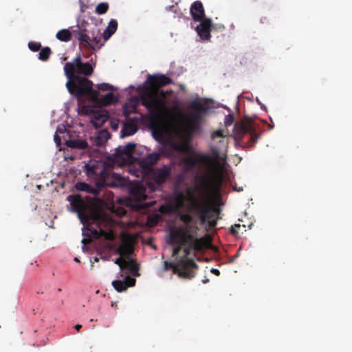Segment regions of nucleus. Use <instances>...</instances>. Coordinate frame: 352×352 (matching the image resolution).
Instances as JSON below:
<instances>
[{"label": "nucleus", "mask_w": 352, "mask_h": 352, "mask_svg": "<svg viewBox=\"0 0 352 352\" xmlns=\"http://www.w3.org/2000/svg\"><path fill=\"white\" fill-rule=\"evenodd\" d=\"M199 184L197 189L200 195L199 198L194 195L192 188L188 190L190 194V204L187 207L188 211L195 212L199 214L200 222L202 225L208 223L210 228H214L217 221L212 218L214 216V212L206 204V198L211 193L217 191L221 188L223 182V177L220 173H206L198 177Z\"/></svg>", "instance_id": "1"}, {"label": "nucleus", "mask_w": 352, "mask_h": 352, "mask_svg": "<svg viewBox=\"0 0 352 352\" xmlns=\"http://www.w3.org/2000/svg\"><path fill=\"white\" fill-rule=\"evenodd\" d=\"M136 144L129 142L125 146H119L115 152L109 156L102 167L94 165H86L87 174L89 177L98 176L100 186L119 187L124 185L122 177L113 172L111 168L116 165L120 166L131 163L132 155Z\"/></svg>", "instance_id": "2"}, {"label": "nucleus", "mask_w": 352, "mask_h": 352, "mask_svg": "<svg viewBox=\"0 0 352 352\" xmlns=\"http://www.w3.org/2000/svg\"><path fill=\"white\" fill-rule=\"evenodd\" d=\"M94 69L89 63H82L80 56L76 57L72 62H67L64 66L65 75L67 78L66 87L69 93L74 95L79 101L82 96H86L91 102L98 100V91L93 89L94 83L86 77L78 74L90 76Z\"/></svg>", "instance_id": "3"}, {"label": "nucleus", "mask_w": 352, "mask_h": 352, "mask_svg": "<svg viewBox=\"0 0 352 352\" xmlns=\"http://www.w3.org/2000/svg\"><path fill=\"white\" fill-rule=\"evenodd\" d=\"M148 86L141 94L142 104L144 106L150 116L151 122L160 120L165 111H168L164 100L165 93L162 91V98L159 96V88L172 83V80L164 74L148 75L146 79Z\"/></svg>", "instance_id": "4"}, {"label": "nucleus", "mask_w": 352, "mask_h": 352, "mask_svg": "<svg viewBox=\"0 0 352 352\" xmlns=\"http://www.w3.org/2000/svg\"><path fill=\"white\" fill-rule=\"evenodd\" d=\"M90 26L87 22L83 21L72 32L67 29L59 30L56 33V37L60 41L67 42L71 40L72 34H74L82 46L94 50L100 49L102 45L101 37L98 36V32L91 31Z\"/></svg>", "instance_id": "5"}, {"label": "nucleus", "mask_w": 352, "mask_h": 352, "mask_svg": "<svg viewBox=\"0 0 352 352\" xmlns=\"http://www.w3.org/2000/svg\"><path fill=\"white\" fill-rule=\"evenodd\" d=\"M232 137L235 146L242 148H252L259 138L250 122L242 120L234 124Z\"/></svg>", "instance_id": "6"}, {"label": "nucleus", "mask_w": 352, "mask_h": 352, "mask_svg": "<svg viewBox=\"0 0 352 352\" xmlns=\"http://www.w3.org/2000/svg\"><path fill=\"white\" fill-rule=\"evenodd\" d=\"M188 109L190 113L188 118L186 133L191 137L195 132L201 130V123L209 110V107L206 102L194 99L190 102Z\"/></svg>", "instance_id": "7"}, {"label": "nucleus", "mask_w": 352, "mask_h": 352, "mask_svg": "<svg viewBox=\"0 0 352 352\" xmlns=\"http://www.w3.org/2000/svg\"><path fill=\"white\" fill-rule=\"evenodd\" d=\"M198 268L197 264L193 259H185L181 258L177 263H173L165 261L164 269L165 271L172 269L174 274L179 277L185 279H192L195 276V270Z\"/></svg>", "instance_id": "8"}, {"label": "nucleus", "mask_w": 352, "mask_h": 352, "mask_svg": "<svg viewBox=\"0 0 352 352\" xmlns=\"http://www.w3.org/2000/svg\"><path fill=\"white\" fill-rule=\"evenodd\" d=\"M67 200L70 202L72 210L78 214L80 221L83 223H89L90 221H96L100 215L96 212L89 214L88 205L85 202L80 195L76 194L67 197Z\"/></svg>", "instance_id": "9"}, {"label": "nucleus", "mask_w": 352, "mask_h": 352, "mask_svg": "<svg viewBox=\"0 0 352 352\" xmlns=\"http://www.w3.org/2000/svg\"><path fill=\"white\" fill-rule=\"evenodd\" d=\"M182 162L184 164L185 171L190 172L195 170L200 164L211 166L214 160L208 155L193 153L184 157Z\"/></svg>", "instance_id": "10"}, {"label": "nucleus", "mask_w": 352, "mask_h": 352, "mask_svg": "<svg viewBox=\"0 0 352 352\" xmlns=\"http://www.w3.org/2000/svg\"><path fill=\"white\" fill-rule=\"evenodd\" d=\"M171 172V166L165 165L162 168L153 169L151 172V177L157 186H161L170 177Z\"/></svg>", "instance_id": "11"}, {"label": "nucleus", "mask_w": 352, "mask_h": 352, "mask_svg": "<svg viewBox=\"0 0 352 352\" xmlns=\"http://www.w3.org/2000/svg\"><path fill=\"white\" fill-rule=\"evenodd\" d=\"M200 23L196 27L195 30L197 34L202 40H210L211 37L210 32L212 28V21L210 18L202 19L199 21Z\"/></svg>", "instance_id": "12"}, {"label": "nucleus", "mask_w": 352, "mask_h": 352, "mask_svg": "<svg viewBox=\"0 0 352 352\" xmlns=\"http://www.w3.org/2000/svg\"><path fill=\"white\" fill-rule=\"evenodd\" d=\"M190 14L194 21H202L206 19L205 16V10L203 3L200 1H196L192 3L190 9Z\"/></svg>", "instance_id": "13"}, {"label": "nucleus", "mask_w": 352, "mask_h": 352, "mask_svg": "<svg viewBox=\"0 0 352 352\" xmlns=\"http://www.w3.org/2000/svg\"><path fill=\"white\" fill-rule=\"evenodd\" d=\"M118 28V22L116 19H111L108 26L104 30L102 36L100 35L99 31L97 29L96 26H94L92 31L95 32H98V36L101 37V43H102V46L104 45V43L107 41L117 30Z\"/></svg>", "instance_id": "14"}, {"label": "nucleus", "mask_w": 352, "mask_h": 352, "mask_svg": "<svg viewBox=\"0 0 352 352\" xmlns=\"http://www.w3.org/2000/svg\"><path fill=\"white\" fill-rule=\"evenodd\" d=\"M109 118V116L107 111L95 110L91 117V123L96 128H100L108 120Z\"/></svg>", "instance_id": "15"}, {"label": "nucleus", "mask_w": 352, "mask_h": 352, "mask_svg": "<svg viewBox=\"0 0 352 352\" xmlns=\"http://www.w3.org/2000/svg\"><path fill=\"white\" fill-rule=\"evenodd\" d=\"M184 231L182 228H173L170 230L168 243L170 245H184Z\"/></svg>", "instance_id": "16"}, {"label": "nucleus", "mask_w": 352, "mask_h": 352, "mask_svg": "<svg viewBox=\"0 0 352 352\" xmlns=\"http://www.w3.org/2000/svg\"><path fill=\"white\" fill-rule=\"evenodd\" d=\"M189 188H188L186 190L188 196L183 191H175L174 192L173 201H174L176 210H179V209L184 207L185 202L186 201H189V204L188 205V206L190 204V194L188 192V190Z\"/></svg>", "instance_id": "17"}, {"label": "nucleus", "mask_w": 352, "mask_h": 352, "mask_svg": "<svg viewBox=\"0 0 352 352\" xmlns=\"http://www.w3.org/2000/svg\"><path fill=\"white\" fill-rule=\"evenodd\" d=\"M110 133L106 129L100 131L95 136L90 137V141L93 145L96 146H102L110 138Z\"/></svg>", "instance_id": "18"}, {"label": "nucleus", "mask_w": 352, "mask_h": 352, "mask_svg": "<svg viewBox=\"0 0 352 352\" xmlns=\"http://www.w3.org/2000/svg\"><path fill=\"white\" fill-rule=\"evenodd\" d=\"M117 252L121 256H124L126 259H129L134 252V248L130 241L124 239L122 241Z\"/></svg>", "instance_id": "19"}, {"label": "nucleus", "mask_w": 352, "mask_h": 352, "mask_svg": "<svg viewBox=\"0 0 352 352\" xmlns=\"http://www.w3.org/2000/svg\"><path fill=\"white\" fill-rule=\"evenodd\" d=\"M65 144L67 147L79 150H85L89 147L88 142L81 138L66 140Z\"/></svg>", "instance_id": "20"}, {"label": "nucleus", "mask_w": 352, "mask_h": 352, "mask_svg": "<svg viewBox=\"0 0 352 352\" xmlns=\"http://www.w3.org/2000/svg\"><path fill=\"white\" fill-rule=\"evenodd\" d=\"M75 188L77 190L90 193L95 196L98 195V194L99 193L98 188H94L90 184L85 182H77L75 184Z\"/></svg>", "instance_id": "21"}, {"label": "nucleus", "mask_w": 352, "mask_h": 352, "mask_svg": "<svg viewBox=\"0 0 352 352\" xmlns=\"http://www.w3.org/2000/svg\"><path fill=\"white\" fill-rule=\"evenodd\" d=\"M100 94L98 95V96ZM118 100V98L112 92H109L105 94L100 100L98 98L95 102H99L102 106H109L116 104Z\"/></svg>", "instance_id": "22"}, {"label": "nucleus", "mask_w": 352, "mask_h": 352, "mask_svg": "<svg viewBox=\"0 0 352 352\" xmlns=\"http://www.w3.org/2000/svg\"><path fill=\"white\" fill-rule=\"evenodd\" d=\"M209 243L210 241L208 236L200 239H195L193 240L192 243H190V247L195 250L200 251L202 250L204 248L208 247Z\"/></svg>", "instance_id": "23"}, {"label": "nucleus", "mask_w": 352, "mask_h": 352, "mask_svg": "<svg viewBox=\"0 0 352 352\" xmlns=\"http://www.w3.org/2000/svg\"><path fill=\"white\" fill-rule=\"evenodd\" d=\"M138 131L137 125L133 122H129L124 123L123 128L121 131L122 137H127L135 134Z\"/></svg>", "instance_id": "24"}, {"label": "nucleus", "mask_w": 352, "mask_h": 352, "mask_svg": "<svg viewBox=\"0 0 352 352\" xmlns=\"http://www.w3.org/2000/svg\"><path fill=\"white\" fill-rule=\"evenodd\" d=\"M160 158L158 153H152L147 155L142 160V163L146 166H151L156 164Z\"/></svg>", "instance_id": "25"}, {"label": "nucleus", "mask_w": 352, "mask_h": 352, "mask_svg": "<svg viewBox=\"0 0 352 352\" xmlns=\"http://www.w3.org/2000/svg\"><path fill=\"white\" fill-rule=\"evenodd\" d=\"M125 269H128L134 276H138L140 275L138 273V265L136 261L131 258L127 259Z\"/></svg>", "instance_id": "26"}, {"label": "nucleus", "mask_w": 352, "mask_h": 352, "mask_svg": "<svg viewBox=\"0 0 352 352\" xmlns=\"http://www.w3.org/2000/svg\"><path fill=\"white\" fill-rule=\"evenodd\" d=\"M84 97L85 96H82L81 101H79L78 99L80 113L85 116H91L95 110L90 106L82 104Z\"/></svg>", "instance_id": "27"}, {"label": "nucleus", "mask_w": 352, "mask_h": 352, "mask_svg": "<svg viewBox=\"0 0 352 352\" xmlns=\"http://www.w3.org/2000/svg\"><path fill=\"white\" fill-rule=\"evenodd\" d=\"M170 146L173 150L179 152H186L188 149V146L186 144L176 143L174 142L170 143Z\"/></svg>", "instance_id": "28"}, {"label": "nucleus", "mask_w": 352, "mask_h": 352, "mask_svg": "<svg viewBox=\"0 0 352 352\" xmlns=\"http://www.w3.org/2000/svg\"><path fill=\"white\" fill-rule=\"evenodd\" d=\"M51 53V49L49 47H45L41 50L38 54V58L41 60L46 61L49 59Z\"/></svg>", "instance_id": "29"}, {"label": "nucleus", "mask_w": 352, "mask_h": 352, "mask_svg": "<svg viewBox=\"0 0 352 352\" xmlns=\"http://www.w3.org/2000/svg\"><path fill=\"white\" fill-rule=\"evenodd\" d=\"M112 285L118 292H122L127 289V285L126 283L120 280H113L112 282Z\"/></svg>", "instance_id": "30"}, {"label": "nucleus", "mask_w": 352, "mask_h": 352, "mask_svg": "<svg viewBox=\"0 0 352 352\" xmlns=\"http://www.w3.org/2000/svg\"><path fill=\"white\" fill-rule=\"evenodd\" d=\"M109 10V4L106 2H102L96 7V12L98 14H104Z\"/></svg>", "instance_id": "31"}, {"label": "nucleus", "mask_w": 352, "mask_h": 352, "mask_svg": "<svg viewBox=\"0 0 352 352\" xmlns=\"http://www.w3.org/2000/svg\"><path fill=\"white\" fill-rule=\"evenodd\" d=\"M190 226H188L186 230L184 231V245H186L188 242L192 243L193 240L195 239L193 235L190 234Z\"/></svg>", "instance_id": "32"}, {"label": "nucleus", "mask_w": 352, "mask_h": 352, "mask_svg": "<svg viewBox=\"0 0 352 352\" xmlns=\"http://www.w3.org/2000/svg\"><path fill=\"white\" fill-rule=\"evenodd\" d=\"M179 219L184 223L187 226L192 222V217L188 214L180 213Z\"/></svg>", "instance_id": "33"}, {"label": "nucleus", "mask_w": 352, "mask_h": 352, "mask_svg": "<svg viewBox=\"0 0 352 352\" xmlns=\"http://www.w3.org/2000/svg\"><path fill=\"white\" fill-rule=\"evenodd\" d=\"M98 89H96L97 91H99V90L100 91H109V90H113L114 89V87L113 85L109 84V83H100V84H98L96 85Z\"/></svg>", "instance_id": "34"}, {"label": "nucleus", "mask_w": 352, "mask_h": 352, "mask_svg": "<svg viewBox=\"0 0 352 352\" xmlns=\"http://www.w3.org/2000/svg\"><path fill=\"white\" fill-rule=\"evenodd\" d=\"M137 108V104L131 105L129 107L127 104H126L124 107V115L125 116H128L130 113L135 112Z\"/></svg>", "instance_id": "35"}, {"label": "nucleus", "mask_w": 352, "mask_h": 352, "mask_svg": "<svg viewBox=\"0 0 352 352\" xmlns=\"http://www.w3.org/2000/svg\"><path fill=\"white\" fill-rule=\"evenodd\" d=\"M127 259L120 257L117 258L115 261V263L119 265L120 270L122 271L125 269V265H126Z\"/></svg>", "instance_id": "36"}, {"label": "nucleus", "mask_w": 352, "mask_h": 352, "mask_svg": "<svg viewBox=\"0 0 352 352\" xmlns=\"http://www.w3.org/2000/svg\"><path fill=\"white\" fill-rule=\"evenodd\" d=\"M28 47L32 52H37L41 50V45L40 43L37 42H30L28 43Z\"/></svg>", "instance_id": "37"}, {"label": "nucleus", "mask_w": 352, "mask_h": 352, "mask_svg": "<svg viewBox=\"0 0 352 352\" xmlns=\"http://www.w3.org/2000/svg\"><path fill=\"white\" fill-rule=\"evenodd\" d=\"M100 236H104L107 240H113L114 238L113 233L110 232H106L103 230H100Z\"/></svg>", "instance_id": "38"}, {"label": "nucleus", "mask_w": 352, "mask_h": 352, "mask_svg": "<svg viewBox=\"0 0 352 352\" xmlns=\"http://www.w3.org/2000/svg\"><path fill=\"white\" fill-rule=\"evenodd\" d=\"M127 285V288L129 287H133L135 285V279L133 278H131L130 276H126L125 278V280L124 281Z\"/></svg>", "instance_id": "39"}, {"label": "nucleus", "mask_w": 352, "mask_h": 352, "mask_svg": "<svg viewBox=\"0 0 352 352\" xmlns=\"http://www.w3.org/2000/svg\"><path fill=\"white\" fill-rule=\"evenodd\" d=\"M234 122V117L229 114L227 115L225 118L224 124L226 126H230Z\"/></svg>", "instance_id": "40"}, {"label": "nucleus", "mask_w": 352, "mask_h": 352, "mask_svg": "<svg viewBox=\"0 0 352 352\" xmlns=\"http://www.w3.org/2000/svg\"><path fill=\"white\" fill-rule=\"evenodd\" d=\"M226 27L223 24H214L212 23V30H215L219 32H222L225 30Z\"/></svg>", "instance_id": "41"}, {"label": "nucleus", "mask_w": 352, "mask_h": 352, "mask_svg": "<svg viewBox=\"0 0 352 352\" xmlns=\"http://www.w3.org/2000/svg\"><path fill=\"white\" fill-rule=\"evenodd\" d=\"M223 137H224V135L223 133L222 130H217V131H214L212 135V139H215L217 138H223Z\"/></svg>", "instance_id": "42"}, {"label": "nucleus", "mask_w": 352, "mask_h": 352, "mask_svg": "<svg viewBox=\"0 0 352 352\" xmlns=\"http://www.w3.org/2000/svg\"><path fill=\"white\" fill-rule=\"evenodd\" d=\"M184 245H174L173 246H175V248L173 250V256H175L179 254L180 250H182V248Z\"/></svg>", "instance_id": "43"}, {"label": "nucleus", "mask_w": 352, "mask_h": 352, "mask_svg": "<svg viewBox=\"0 0 352 352\" xmlns=\"http://www.w3.org/2000/svg\"><path fill=\"white\" fill-rule=\"evenodd\" d=\"M241 228V225L240 224H235L234 226H232L230 228V232L232 234H234L236 235V234H238L239 231L238 230Z\"/></svg>", "instance_id": "44"}, {"label": "nucleus", "mask_w": 352, "mask_h": 352, "mask_svg": "<svg viewBox=\"0 0 352 352\" xmlns=\"http://www.w3.org/2000/svg\"><path fill=\"white\" fill-rule=\"evenodd\" d=\"M193 250L191 247H190V244L184 249V258L185 259H186V258L190 254V250Z\"/></svg>", "instance_id": "45"}, {"label": "nucleus", "mask_w": 352, "mask_h": 352, "mask_svg": "<svg viewBox=\"0 0 352 352\" xmlns=\"http://www.w3.org/2000/svg\"><path fill=\"white\" fill-rule=\"evenodd\" d=\"M54 141H55V142L56 143L57 145L59 146V145L61 144V138L56 133L54 135Z\"/></svg>", "instance_id": "46"}, {"label": "nucleus", "mask_w": 352, "mask_h": 352, "mask_svg": "<svg viewBox=\"0 0 352 352\" xmlns=\"http://www.w3.org/2000/svg\"><path fill=\"white\" fill-rule=\"evenodd\" d=\"M210 272H211L212 274H215L216 276H219V275H220V272H219V270H217V269L212 268V269L210 270Z\"/></svg>", "instance_id": "47"}, {"label": "nucleus", "mask_w": 352, "mask_h": 352, "mask_svg": "<svg viewBox=\"0 0 352 352\" xmlns=\"http://www.w3.org/2000/svg\"><path fill=\"white\" fill-rule=\"evenodd\" d=\"M261 22L262 23H267V22H268V19H267V17H265H265H262V18L261 19Z\"/></svg>", "instance_id": "48"}, {"label": "nucleus", "mask_w": 352, "mask_h": 352, "mask_svg": "<svg viewBox=\"0 0 352 352\" xmlns=\"http://www.w3.org/2000/svg\"><path fill=\"white\" fill-rule=\"evenodd\" d=\"M75 329L77 330V331H79L81 328H82V325L81 324H76L75 325Z\"/></svg>", "instance_id": "49"}, {"label": "nucleus", "mask_w": 352, "mask_h": 352, "mask_svg": "<svg viewBox=\"0 0 352 352\" xmlns=\"http://www.w3.org/2000/svg\"><path fill=\"white\" fill-rule=\"evenodd\" d=\"M87 241H88V240H87V239H85V238H83V239H82V243L84 245H85V244L87 243ZM85 248V245H83V248Z\"/></svg>", "instance_id": "50"}, {"label": "nucleus", "mask_w": 352, "mask_h": 352, "mask_svg": "<svg viewBox=\"0 0 352 352\" xmlns=\"http://www.w3.org/2000/svg\"><path fill=\"white\" fill-rule=\"evenodd\" d=\"M98 261H99V258L98 257H94V262H98Z\"/></svg>", "instance_id": "51"}, {"label": "nucleus", "mask_w": 352, "mask_h": 352, "mask_svg": "<svg viewBox=\"0 0 352 352\" xmlns=\"http://www.w3.org/2000/svg\"><path fill=\"white\" fill-rule=\"evenodd\" d=\"M74 261H75L76 262H78V263H79V262H80V260H79V259H78V258H77V257H75V258H74Z\"/></svg>", "instance_id": "52"}, {"label": "nucleus", "mask_w": 352, "mask_h": 352, "mask_svg": "<svg viewBox=\"0 0 352 352\" xmlns=\"http://www.w3.org/2000/svg\"><path fill=\"white\" fill-rule=\"evenodd\" d=\"M173 8H174V6H169L168 8H167V9L172 10Z\"/></svg>", "instance_id": "53"}, {"label": "nucleus", "mask_w": 352, "mask_h": 352, "mask_svg": "<svg viewBox=\"0 0 352 352\" xmlns=\"http://www.w3.org/2000/svg\"><path fill=\"white\" fill-rule=\"evenodd\" d=\"M208 279H204V280H203V283H208Z\"/></svg>", "instance_id": "54"}, {"label": "nucleus", "mask_w": 352, "mask_h": 352, "mask_svg": "<svg viewBox=\"0 0 352 352\" xmlns=\"http://www.w3.org/2000/svg\"><path fill=\"white\" fill-rule=\"evenodd\" d=\"M132 120L133 121L134 120V121L137 122L138 120V118H135L134 119H132Z\"/></svg>", "instance_id": "55"}, {"label": "nucleus", "mask_w": 352, "mask_h": 352, "mask_svg": "<svg viewBox=\"0 0 352 352\" xmlns=\"http://www.w3.org/2000/svg\"><path fill=\"white\" fill-rule=\"evenodd\" d=\"M112 127H113V129H116V128H117V125L113 124V125H112Z\"/></svg>", "instance_id": "56"}, {"label": "nucleus", "mask_w": 352, "mask_h": 352, "mask_svg": "<svg viewBox=\"0 0 352 352\" xmlns=\"http://www.w3.org/2000/svg\"><path fill=\"white\" fill-rule=\"evenodd\" d=\"M112 127H113V129H116V128H117V125L113 124V125H112Z\"/></svg>", "instance_id": "57"}, {"label": "nucleus", "mask_w": 352, "mask_h": 352, "mask_svg": "<svg viewBox=\"0 0 352 352\" xmlns=\"http://www.w3.org/2000/svg\"><path fill=\"white\" fill-rule=\"evenodd\" d=\"M94 267V265L93 263L91 265V268H92Z\"/></svg>", "instance_id": "58"}]
</instances>
